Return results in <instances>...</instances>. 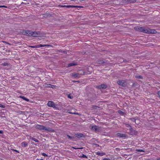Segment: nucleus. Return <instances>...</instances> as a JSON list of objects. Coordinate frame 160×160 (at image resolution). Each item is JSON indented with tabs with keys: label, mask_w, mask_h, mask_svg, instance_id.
Masks as SVG:
<instances>
[{
	"label": "nucleus",
	"mask_w": 160,
	"mask_h": 160,
	"mask_svg": "<svg viewBox=\"0 0 160 160\" xmlns=\"http://www.w3.org/2000/svg\"><path fill=\"white\" fill-rule=\"evenodd\" d=\"M135 29L138 31L145 32L147 33H154L155 31L154 30H148L143 28L140 27H136L135 28Z\"/></svg>",
	"instance_id": "nucleus-1"
},
{
	"label": "nucleus",
	"mask_w": 160,
	"mask_h": 160,
	"mask_svg": "<svg viewBox=\"0 0 160 160\" xmlns=\"http://www.w3.org/2000/svg\"><path fill=\"white\" fill-rule=\"evenodd\" d=\"M22 33L24 35L29 36H32L33 37H38L39 34L36 32H32L30 31H23Z\"/></svg>",
	"instance_id": "nucleus-2"
},
{
	"label": "nucleus",
	"mask_w": 160,
	"mask_h": 160,
	"mask_svg": "<svg viewBox=\"0 0 160 160\" xmlns=\"http://www.w3.org/2000/svg\"><path fill=\"white\" fill-rule=\"evenodd\" d=\"M36 128L40 130H45L50 132H54V130L53 129L41 125H36Z\"/></svg>",
	"instance_id": "nucleus-3"
},
{
	"label": "nucleus",
	"mask_w": 160,
	"mask_h": 160,
	"mask_svg": "<svg viewBox=\"0 0 160 160\" xmlns=\"http://www.w3.org/2000/svg\"><path fill=\"white\" fill-rule=\"evenodd\" d=\"M92 130L96 132H99L101 130L100 127L96 125H94L92 126Z\"/></svg>",
	"instance_id": "nucleus-4"
},
{
	"label": "nucleus",
	"mask_w": 160,
	"mask_h": 160,
	"mask_svg": "<svg viewBox=\"0 0 160 160\" xmlns=\"http://www.w3.org/2000/svg\"><path fill=\"white\" fill-rule=\"evenodd\" d=\"M47 105L49 107H52L53 108H55L56 105L52 101H49L48 102Z\"/></svg>",
	"instance_id": "nucleus-5"
},
{
	"label": "nucleus",
	"mask_w": 160,
	"mask_h": 160,
	"mask_svg": "<svg viewBox=\"0 0 160 160\" xmlns=\"http://www.w3.org/2000/svg\"><path fill=\"white\" fill-rule=\"evenodd\" d=\"M118 84L124 87L125 86V82L124 80L119 81L117 82Z\"/></svg>",
	"instance_id": "nucleus-6"
},
{
	"label": "nucleus",
	"mask_w": 160,
	"mask_h": 160,
	"mask_svg": "<svg viewBox=\"0 0 160 160\" xmlns=\"http://www.w3.org/2000/svg\"><path fill=\"white\" fill-rule=\"evenodd\" d=\"M116 136L119 138H124L126 136V135L124 134L117 133L116 134Z\"/></svg>",
	"instance_id": "nucleus-7"
},
{
	"label": "nucleus",
	"mask_w": 160,
	"mask_h": 160,
	"mask_svg": "<svg viewBox=\"0 0 160 160\" xmlns=\"http://www.w3.org/2000/svg\"><path fill=\"white\" fill-rule=\"evenodd\" d=\"M62 7H66L68 8H78L80 7L79 6H73V5H64V6H62Z\"/></svg>",
	"instance_id": "nucleus-8"
},
{
	"label": "nucleus",
	"mask_w": 160,
	"mask_h": 160,
	"mask_svg": "<svg viewBox=\"0 0 160 160\" xmlns=\"http://www.w3.org/2000/svg\"><path fill=\"white\" fill-rule=\"evenodd\" d=\"M97 88L99 89L105 88H107V86L104 84H102L97 86Z\"/></svg>",
	"instance_id": "nucleus-9"
},
{
	"label": "nucleus",
	"mask_w": 160,
	"mask_h": 160,
	"mask_svg": "<svg viewBox=\"0 0 160 160\" xmlns=\"http://www.w3.org/2000/svg\"><path fill=\"white\" fill-rule=\"evenodd\" d=\"M77 64L76 62H72L70 63H69L68 64V67H70L73 66H75L77 65Z\"/></svg>",
	"instance_id": "nucleus-10"
},
{
	"label": "nucleus",
	"mask_w": 160,
	"mask_h": 160,
	"mask_svg": "<svg viewBox=\"0 0 160 160\" xmlns=\"http://www.w3.org/2000/svg\"><path fill=\"white\" fill-rule=\"evenodd\" d=\"M83 134L80 133H76L75 135V136L78 138H80L82 137Z\"/></svg>",
	"instance_id": "nucleus-11"
},
{
	"label": "nucleus",
	"mask_w": 160,
	"mask_h": 160,
	"mask_svg": "<svg viewBox=\"0 0 160 160\" xmlns=\"http://www.w3.org/2000/svg\"><path fill=\"white\" fill-rule=\"evenodd\" d=\"M19 97L20 98H22V99H23V100H25V101H26L27 102H29V99L26 98L24 96H20Z\"/></svg>",
	"instance_id": "nucleus-12"
},
{
	"label": "nucleus",
	"mask_w": 160,
	"mask_h": 160,
	"mask_svg": "<svg viewBox=\"0 0 160 160\" xmlns=\"http://www.w3.org/2000/svg\"><path fill=\"white\" fill-rule=\"evenodd\" d=\"M21 145L22 147H26L28 145V143L26 142H22Z\"/></svg>",
	"instance_id": "nucleus-13"
},
{
	"label": "nucleus",
	"mask_w": 160,
	"mask_h": 160,
	"mask_svg": "<svg viewBox=\"0 0 160 160\" xmlns=\"http://www.w3.org/2000/svg\"><path fill=\"white\" fill-rule=\"evenodd\" d=\"M97 155H98L99 156H102L105 154V152H97Z\"/></svg>",
	"instance_id": "nucleus-14"
},
{
	"label": "nucleus",
	"mask_w": 160,
	"mask_h": 160,
	"mask_svg": "<svg viewBox=\"0 0 160 160\" xmlns=\"http://www.w3.org/2000/svg\"><path fill=\"white\" fill-rule=\"evenodd\" d=\"M79 157H81L82 158H87V157L86 155H84L82 153L80 155Z\"/></svg>",
	"instance_id": "nucleus-15"
},
{
	"label": "nucleus",
	"mask_w": 160,
	"mask_h": 160,
	"mask_svg": "<svg viewBox=\"0 0 160 160\" xmlns=\"http://www.w3.org/2000/svg\"><path fill=\"white\" fill-rule=\"evenodd\" d=\"M125 125L126 127L130 128L131 131H132V130L131 128V127L129 124H125Z\"/></svg>",
	"instance_id": "nucleus-16"
},
{
	"label": "nucleus",
	"mask_w": 160,
	"mask_h": 160,
	"mask_svg": "<svg viewBox=\"0 0 160 160\" xmlns=\"http://www.w3.org/2000/svg\"><path fill=\"white\" fill-rule=\"evenodd\" d=\"M72 76L74 78H77L78 77V74L77 73L72 74Z\"/></svg>",
	"instance_id": "nucleus-17"
},
{
	"label": "nucleus",
	"mask_w": 160,
	"mask_h": 160,
	"mask_svg": "<svg viewBox=\"0 0 160 160\" xmlns=\"http://www.w3.org/2000/svg\"><path fill=\"white\" fill-rule=\"evenodd\" d=\"M31 139H32L34 141H35V142H38V140L36 138H33L32 137H31Z\"/></svg>",
	"instance_id": "nucleus-18"
},
{
	"label": "nucleus",
	"mask_w": 160,
	"mask_h": 160,
	"mask_svg": "<svg viewBox=\"0 0 160 160\" xmlns=\"http://www.w3.org/2000/svg\"><path fill=\"white\" fill-rule=\"evenodd\" d=\"M67 137L69 139L72 140L74 138L73 137H71L68 135H67Z\"/></svg>",
	"instance_id": "nucleus-19"
},
{
	"label": "nucleus",
	"mask_w": 160,
	"mask_h": 160,
	"mask_svg": "<svg viewBox=\"0 0 160 160\" xmlns=\"http://www.w3.org/2000/svg\"><path fill=\"white\" fill-rule=\"evenodd\" d=\"M2 65L3 66H7L8 65V63H6V62H5V63H2Z\"/></svg>",
	"instance_id": "nucleus-20"
},
{
	"label": "nucleus",
	"mask_w": 160,
	"mask_h": 160,
	"mask_svg": "<svg viewBox=\"0 0 160 160\" xmlns=\"http://www.w3.org/2000/svg\"><path fill=\"white\" fill-rule=\"evenodd\" d=\"M50 46H51V45H47V44H43V45L42 44V47H46V46L49 47Z\"/></svg>",
	"instance_id": "nucleus-21"
},
{
	"label": "nucleus",
	"mask_w": 160,
	"mask_h": 160,
	"mask_svg": "<svg viewBox=\"0 0 160 160\" xmlns=\"http://www.w3.org/2000/svg\"><path fill=\"white\" fill-rule=\"evenodd\" d=\"M135 77L137 78H142V77L140 76H135Z\"/></svg>",
	"instance_id": "nucleus-22"
},
{
	"label": "nucleus",
	"mask_w": 160,
	"mask_h": 160,
	"mask_svg": "<svg viewBox=\"0 0 160 160\" xmlns=\"http://www.w3.org/2000/svg\"><path fill=\"white\" fill-rule=\"evenodd\" d=\"M68 97L69 98L72 99L73 98V96L71 95V94H69L68 95Z\"/></svg>",
	"instance_id": "nucleus-23"
},
{
	"label": "nucleus",
	"mask_w": 160,
	"mask_h": 160,
	"mask_svg": "<svg viewBox=\"0 0 160 160\" xmlns=\"http://www.w3.org/2000/svg\"><path fill=\"white\" fill-rule=\"evenodd\" d=\"M102 160H112L111 159H110L108 158H104Z\"/></svg>",
	"instance_id": "nucleus-24"
},
{
	"label": "nucleus",
	"mask_w": 160,
	"mask_h": 160,
	"mask_svg": "<svg viewBox=\"0 0 160 160\" xmlns=\"http://www.w3.org/2000/svg\"><path fill=\"white\" fill-rule=\"evenodd\" d=\"M136 151H137L138 152H144V151L142 150L141 149H137Z\"/></svg>",
	"instance_id": "nucleus-25"
},
{
	"label": "nucleus",
	"mask_w": 160,
	"mask_h": 160,
	"mask_svg": "<svg viewBox=\"0 0 160 160\" xmlns=\"http://www.w3.org/2000/svg\"><path fill=\"white\" fill-rule=\"evenodd\" d=\"M36 46L37 48H39L40 47H42V44H39L38 45H37Z\"/></svg>",
	"instance_id": "nucleus-26"
},
{
	"label": "nucleus",
	"mask_w": 160,
	"mask_h": 160,
	"mask_svg": "<svg viewBox=\"0 0 160 160\" xmlns=\"http://www.w3.org/2000/svg\"><path fill=\"white\" fill-rule=\"evenodd\" d=\"M0 8H7V7L5 6V5H3V6H0Z\"/></svg>",
	"instance_id": "nucleus-27"
},
{
	"label": "nucleus",
	"mask_w": 160,
	"mask_h": 160,
	"mask_svg": "<svg viewBox=\"0 0 160 160\" xmlns=\"http://www.w3.org/2000/svg\"><path fill=\"white\" fill-rule=\"evenodd\" d=\"M53 85L51 84H49L48 85V87H51V88H53Z\"/></svg>",
	"instance_id": "nucleus-28"
},
{
	"label": "nucleus",
	"mask_w": 160,
	"mask_h": 160,
	"mask_svg": "<svg viewBox=\"0 0 160 160\" xmlns=\"http://www.w3.org/2000/svg\"><path fill=\"white\" fill-rule=\"evenodd\" d=\"M118 112L119 114H122L123 113V112L121 110L118 111Z\"/></svg>",
	"instance_id": "nucleus-29"
},
{
	"label": "nucleus",
	"mask_w": 160,
	"mask_h": 160,
	"mask_svg": "<svg viewBox=\"0 0 160 160\" xmlns=\"http://www.w3.org/2000/svg\"><path fill=\"white\" fill-rule=\"evenodd\" d=\"M29 47H31L32 48H37L36 45L34 46H30Z\"/></svg>",
	"instance_id": "nucleus-30"
},
{
	"label": "nucleus",
	"mask_w": 160,
	"mask_h": 160,
	"mask_svg": "<svg viewBox=\"0 0 160 160\" xmlns=\"http://www.w3.org/2000/svg\"><path fill=\"white\" fill-rule=\"evenodd\" d=\"M0 107L2 108H4L5 106L3 105H2L0 104Z\"/></svg>",
	"instance_id": "nucleus-31"
},
{
	"label": "nucleus",
	"mask_w": 160,
	"mask_h": 160,
	"mask_svg": "<svg viewBox=\"0 0 160 160\" xmlns=\"http://www.w3.org/2000/svg\"><path fill=\"white\" fill-rule=\"evenodd\" d=\"M42 155L44 156H48V155L46 154H45V153H43L42 154Z\"/></svg>",
	"instance_id": "nucleus-32"
},
{
	"label": "nucleus",
	"mask_w": 160,
	"mask_h": 160,
	"mask_svg": "<svg viewBox=\"0 0 160 160\" xmlns=\"http://www.w3.org/2000/svg\"><path fill=\"white\" fill-rule=\"evenodd\" d=\"M13 151H14L15 152H17L18 153H19V151H18L16 150L13 149Z\"/></svg>",
	"instance_id": "nucleus-33"
},
{
	"label": "nucleus",
	"mask_w": 160,
	"mask_h": 160,
	"mask_svg": "<svg viewBox=\"0 0 160 160\" xmlns=\"http://www.w3.org/2000/svg\"><path fill=\"white\" fill-rule=\"evenodd\" d=\"M158 96L159 97H160V91L158 92Z\"/></svg>",
	"instance_id": "nucleus-34"
},
{
	"label": "nucleus",
	"mask_w": 160,
	"mask_h": 160,
	"mask_svg": "<svg viewBox=\"0 0 160 160\" xmlns=\"http://www.w3.org/2000/svg\"><path fill=\"white\" fill-rule=\"evenodd\" d=\"M3 132L2 130H0V134H2Z\"/></svg>",
	"instance_id": "nucleus-35"
},
{
	"label": "nucleus",
	"mask_w": 160,
	"mask_h": 160,
	"mask_svg": "<svg viewBox=\"0 0 160 160\" xmlns=\"http://www.w3.org/2000/svg\"><path fill=\"white\" fill-rule=\"evenodd\" d=\"M130 134H131V135H133L134 134V133H133L132 132H130Z\"/></svg>",
	"instance_id": "nucleus-36"
},
{
	"label": "nucleus",
	"mask_w": 160,
	"mask_h": 160,
	"mask_svg": "<svg viewBox=\"0 0 160 160\" xmlns=\"http://www.w3.org/2000/svg\"><path fill=\"white\" fill-rule=\"evenodd\" d=\"M36 160H43L42 159H37Z\"/></svg>",
	"instance_id": "nucleus-37"
},
{
	"label": "nucleus",
	"mask_w": 160,
	"mask_h": 160,
	"mask_svg": "<svg viewBox=\"0 0 160 160\" xmlns=\"http://www.w3.org/2000/svg\"><path fill=\"white\" fill-rule=\"evenodd\" d=\"M73 114L77 115H79L78 113H73Z\"/></svg>",
	"instance_id": "nucleus-38"
},
{
	"label": "nucleus",
	"mask_w": 160,
	"mask_h": 160,
	"mask_svg": "<svg viewBox=\"0 0 160 160\" xmlns=\"http://www.w3.org/2000/svg\"><path fill=\"white\" fill-rule=\"evenodd\" d=\"M73 82H76V81H73Z\"/></svg>",
	"instance_id": "nucleus-39"
},
{
	"label": "nucleus",
	"mask_w": 160,
	"mask_h": 160,
	"mask_svg": "<svg viewBox=\"0 0 160 160\" xmlns=\"http://www.w3.org/2000/svg\"><path fill=\"white\" fill-rule=\"evenodd\" d=\"M102 63V61L101 62Z\"/></svg>",
	"instance_id": "nucleus-40"
}]
</instances>
